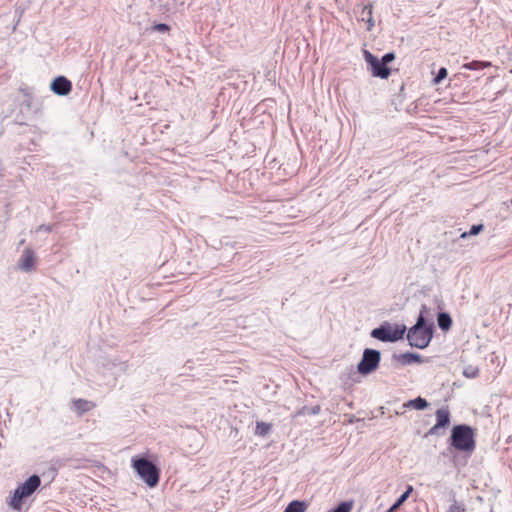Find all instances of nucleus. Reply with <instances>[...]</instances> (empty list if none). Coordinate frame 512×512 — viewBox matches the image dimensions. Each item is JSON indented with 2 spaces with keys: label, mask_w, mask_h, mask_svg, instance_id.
<instances>
[{
  "label": "nucleus",
  "mask_w": 512,
  "mask_h": 512,
  "mask_svg": "<svg viewBox=\"0 0 512 512\" xmlns=\"http://www.w3.org/2000/svg\"><path fill=\"white\" fill-rule=\"evenodd\" d=\"M475 430L467 424L454 425L451 429L450 445L457 451L471 454L476 448Z\"/></svg>",
  "instance_id": "1"
},
{
  "label": "nucleus",
  "mask_w": 512,
  "mask_h": 512,
  "mask_svg": "<svg viewBox=\"0 0 512 512\" xmlns=\"http://www.w3.org/2000/svg\"><path fill=\"white\" fill-rule=\"evenodd\" d=\"M433 328V323L424 324L423 318L418 317L416 323L407 332L409 345L418 349L426 348L432 340Z\"/></svg>",
  "instance_id": "2"
},
{
  "label": "nucleus",
  "mask_w": 512,
  "mask_h": 512,
  "mask_svg": "<svg viewBox=\"0 0 512 512\" xmlns=\"http://www.w3.org/2000/svg\"><path fill=\"white\" fill-rule=\"evenodd\" d=\"M41 485V479L33 474L14 490L10 500L7 502L9 507L15 511H21L23 500L30 497Z\"/></svg>",
  "instance_id": "3"
},
{
  "label": "nucleus",
  "mask_w": 512,
  "mask_h": 512,
  "mask_svg": "<svg viewBox=\"0 0 512 512\" xmlns=\"http://www.w3.org/2000/svg\"><path fill=\"white\" fill-rule=\"evenodd\" d=\"M132 467L147 486L151 488L157 486L160 479V470L152 461L145 457L133 458Z\"/></svg>",
  "instance_id": "4"
},
{
  "label": "nucleus",
  "mask_w": 512,
  "mask_h": 512,
  "mask_svg": "<svg viewBox=\"0 0 512 512\" xmlns=\"http://www.w3.org/2000/svg\"><path fill=\"white\" fill-rule=\"evenodd\" d=\"M405 332V325H395L393 327L389 322H384L380 326L372 329L370 332V336L381 342L393 343L402 339Z\"/></svg>",
  "instance_id": "5"
},
{
  "label": "nucleus",
  "mask_w": 512,
  "mask_h": 512,
  "mask_svg": "<svg viewBox=\"0 0 512 512\" xmlns=\"http://www.w3.org/2000/svg\"><path fill=\"white\" fill-rule=\"evenodd\" d=\"M381 352L377 349L365 348L362 358L357 365V371L361 375H369L374 372L380 363Z\"/></svg>",
  "instance_id": "6"
},
{
  "label": "nucleus",
  "mask_w": 512,
  "mask_h": 512,
  "mask_svg": "<svg viewBox=\"0 0 512 512\" xmlns=\"http://www.w3.org/2000/svg\"><path fill=\"white\" fill-rule=\"evenodd\" d=\"M364 58L374 77L387 79L390 76L389 67L368 50H364Z\"/></svg>",
  "instance_id": "7"
},
{
  "label": "nucleus",
  "mask_w": 512,
  "mask_h": 512,
  "mask_svg": "<svg viewBox=\"0 0 512 512\" xmlns=\"http://www.w3.org/2000/svg\"><path fill=\"white\" fill-rule=\"evenodd\" d=\"M52 92L59 96H66L72 90V83L65 76H57L50 84Z\"/></svg>",
  "instance_id": "8"
},
{
  "label": "nucleus",
  "mask_w": 512,
  "mask_h": 512,
  "mask_svg": "<svg viewBox=\"0 0 512 512\" xmlns=\"http://www.w3.org/2000/svg\"><path fill=\"white\" fill-rule=\"evenodd\" d=\"M35 264V254L31 248H25L18 260V268L24 272L33 270Z\"/></svg>",
  "instance_id": "9"
},
{
  "label": "nucleus",
  "mask_w": 512,
  "mask_h": 512,
  "mask_svg": "<svg viewBox=\"0 0 512 512\" xmlns=\"http://www.w3.org/2000/svg\"><path fill=\"white\" fill-rule=\"evenodd\" d=\"M392 359L401 364L402 366L410 365L412 363H422L423 359L420 354L413 352H405L402 354L394 353Z\"/></svg>",
  "instance_id": "10"
},
{
  "label": "nucleus",
  "mask_w": 512,
  "mask_h": 512,
  "mask_svg": "<svg viewBox=\"0 0 512 512\" xmlns=\"http://www.w3.org/2000/svg\"><path fill=\"white\" fill-rule=\"evenodd\" d=\"M450 424V412L441 408L436 411V428H445Z\"/></svg>",
  "instance_id": "11"
},
{
  "label": "nucleus",
  "mask_w": 512,
  "mask_h": 512,
  "mask_svg": "<svg viewBox=\"0 0 512 512\" xmlns=\"http://www.w3.org/2000/svg\"><path fill=\"white\" fill-rule=\"evenodd\" d=\"M438 327L443 331H448L452 326V318L447 312H440L437 316Z\"/></svg>",
  "instance_id": "12"
},
{
  "label": "nucleus",
  "mask_w": 512,
  "mask_h": 512,
  "mask_svg": "<svg viewBox=\"0 0 512 512\" xmlns=\"http://www.w3.org/2000/svg\"><path fill=\"white\" fill-rule=\"evenodd\" d=\"M404 407L406 408H413V409H416V410H424L425 408L428 407V402L426 399L418 396L412 400H409L407 401L405 404H404Z\"/></svg>",
  "instance_id": "13"
},
{
  "label": "nucleus",
  "mask_w": 512,
  "mask_h": 512,
  "mask_svg": "<svg viewBox=\"0 0 512 512\" xmlns=\"http://www.w3.org/2000/svg\"><path fill=\"white\" fill-rule=\"evenodd\" d=\"M73 406L77 412L83 414L90 411L94 407V404L85 399H77L73 401Z\"/></svg>",
  "instance_id": "14"
},
{
  "label": "nucleus",
  "mask_w": 512,
  "mask_h": 512,
  "mask_svg": "<svg viewBox=\"0 0 512 512\" xmlns=\"http://www.w3.org/2000/svg\"><path fill=\"white\" fill-rule=\"evenodd\" d=\"M413 491L412 486H407L405 492H403L398 499L394 502V504L388 509L387 512H395L399 509V507L408 499L409 495Z\"/></svg>",
  "instance_id": "15"
},
{
  "label": "nucleus",
  "mask_w": 512,
  "mask_h": 512,
  "mask_svg": "<svg viewBox=\"0 0 512 512\" xmlns=\"http://www.w3.org/2000/svg\"><path fill=\"white\" fill-rule=\"evenodd\" d=\"M307 504L304 501L293 500L291 501L283 512H305Z\"/></svg>",
  "instance_id": "16"
},
{
  "label": "nucleus",
  "mask_w": 512,
  "mask_h": 512,
  "mask_svg": "<svg viewBox=\"0 0 512 512\" xmlns=\"http://www.w3.org/2000/svg\"><path fill=\"white\" fill-rule=\"evenodd\" d=\"M372 8H373L372 4H369V5L364 6L363 10H362V15H363L362 20L367 22L368 30H371L375 24L373 16H372Z\"/></svg>",
  "instance_id": "17"
},
{
  "label": "nucleus",
  "mask_w": 512,
  "mask_h": 512,
  "mask_svg": "<svg viewBox=\"0 0 512 512\" xmlns=\"http://www.w3.org/2000/svg\"><path fill=\"white\" fill-rule=\"evenodd\" d=\"M272 425L267 422L258 421L256 423L255 435L264 437L270 433Z\"/></svg>",
  "instance_id": "18"
},
{
  "label": "nucleus",
  "mask_w": 512,
  "mask_h": 512,
  "mask_svg": "<svg viewBox=\"0 0 512 512\" xmlns=\"http://www.w3.org/2000/svg\"><path fill=\"white\" fill-rule=\"evenodd\" d=\"M110 364L114 369L113 374L115 376L125 373L128 369L127 362L118 361L117 359L111 361Z\"/></svg>",
  "instance_id": "19"
},
{
  "label": "nucleus",
  "mask_w": 512,
  "mask_h": 512,
  "mask_svg": "<svg viewBox=\"0 0 512 512\" xmlns=\"http://www.w3.org/2000/svg\"><path fill=\"white\" fill-rule=\"evenodd\" d=\"M352 508L353 501H343L328 512H351Z\"/></svg>",
  "instance_id": "20"
},
{
  "label": "nucleus",
  "mask_w": 512,
  "mask_h": 512,
  "mask_svg": "<svg viewBox=\"0 0 512 512\" xmlns=\"http://www.w3.org/2000/svg\"><path fill=\"white\" fill-rule=\"evenodd\" d=\"M489 65H490L489 63H485L482 61H472V62L464 64L463 68L468 69V70H481Z\"/></svg>",
  "instance_id": "21"
},
{
  "label": "nucleus",
  "mask_w": 512,
  "mask_h": 512,
  "mask_svg": "<svg viewBox=\"0 0 512 512\" xmlns=\"http://www.w3.org/2000/svg\"><path fill=\"white\" fill-rule=\"evenodd\" d=\"M483 228H484L483 224L472 225L470 230L467 232H463L460 237L466 238L468 236H475V235L479 234L483 230Z\"/></svg>",
  "instance_id": "22"
},
{
  "label": "nucleus",
  "mask_w": 512,
  "mask_h": 512,
  "mask_svg": "<svg viewBox=\"0 0 512 512\" xmlns=\"http://www.w3.org/2000/svg\"><path fill=\"white\" fill-rule=\"evenodd\" d=\"M478 374H479V369L477 367H474L471 365L465 367L463 370V375L469 379L476 378L478 376Z\"/></svg>",
  "instance_id": "23"
},
{
  "label": "nucleus",
  "mask_w": 512,
  "mask_h": 512,
  "mask_svg": "<svg viewBox=\"0 0 512 512\" xmlns=\"http://www.w3.org/2000/svg\"><path fill=\"white\" fill-rule=\"evenodd\" d=\"M465 510L466 508L464 503L458 502L454 499L447 512H465Z\"/></svg>",
  "instance_id": "24"
},
{
  "label": "nucleus",
  "mask_w": 512,
  "mask_h": 512,
  "mask_svg": "<svg viewBox=\"0 0 512 512\" xmlns=\"http://www.w3.org/2000/svg\"><path fill=\"white\" fill-rule=\"evenodd\" d=\"M447 69L445 67L439 68L436 76L433 79L434 84H439L442 80H444L447 77Z\"/></svg>",
  "instance_id": "25"
},
{
  "label": "nucleus",
  "mask_w": 512,
  "mask_h": 512,
  "mask_svg": "<svg viewBox=\"0 0 512 512\" xmlns=\"http://www.w3.org/2000/svg\"><path fill=\"white\" fill-rule=\"evenodd\" d=\"M418 317H422L424 324H427V318L432 317L430 308L427 305L422 304Z\"/></svg>",
  "instance_id": "26"
},
{
  "label": "nucleus",
  "mask_w": 512,
  "mask_h": 512,
  "mask_svg": "<svg viewBox=\"0 0 512 512\" xmlns=\"http://www.w3.org/2000/svg\"><path fill=\"white\" fill-rule=\"evenodd\" d=\"M151 30L164 33V32L169 31L170 27L165 23H158V24H155L154 26H152Z\"/></svg>",
  "instance_id": "27"
},
{
  "label": "nucleus",
  "mask_w": 512,
  "mask_h": 512,
  "mask_svg": "<svg viewBox=\"0 0 512 512\" xmlns=\"http://www.w3.org/2000/svg\"><path fill=\"white\" fill-rule=\"evenodd\" d=\"M395 59V54L393 52H388L382 56L380 59L386 66L388 63L392 62Z\"/></svg>",
  "instance_id": "28"
},
{
  "label": "nucleus",
  "mask_w": 512,
  "mask_h": 512,
  "mask_svg": "<svg viewBox=\"0 0 512 512\" xmlns=\"http://www.w3.org/2000/svg\"><path fill=\"white\" fill-rule=\"evenodd\" d=\"M52 230H53L52 225H45V224H42L37 228V232L44 231V232L50 233Z\"/></svg>",
  "instance_id": "29"
},
{
  "label": "nucleus",
  "mask_w": 512,
  "mask_h": 512,
  "mask_svg": "<svg viewBox=\"0 0 512 512\" xmlns=\"http://www.w3.org/2000/svg\"><path fill=\"white\" fill-rule=\"evenodd\" d=\"M441 428H436V424L434 426H432L426 433L425 437H428V436H432V435H438L439 434V430Z\"/></svg>",
  "instance_id": "30"
},
{
  "label": "nucleus",
  "mask_w": 512,
  "mask_h": 512,
  "mask_svg": "<svg viewBox=\"0 0 512 512\" xmlns=\"http://www.w3.org/2000/svg\"><path fill=\"white\" fill-rule=\"evenodd\" d=\"M319 412H320L319 406H313V407L307 409V413L311 414V415H317Z\"/></svg>",
  "instance_id": "31"
},
{
  "label": "nucleus",
  "mask_w": 512,
  "mask_h": 512,
  "mask_svg": "<svg viewBox=\"0 0 512 512\" xmlns=\"http://www.w3.org/2000/svg\"><path fill=\"white\" fill-rule=\"evenodd\" d=\"M306 409H307V408H304V409H303V411H301V414L306 413V412H305V410H306Z\"/></svg>",
  "instance_id": "32"
}]
</instances>
